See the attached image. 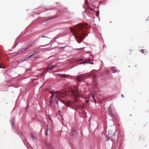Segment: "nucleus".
Segmentation results:
<instances>
[{"label":"nucleus","mask_w":149,"mask_h":149,"mask_svg":"<svg viewBox=\"0 0 149 149\" xmlns=\"http://www.w3.org/2000/svg\"><path fill=\"white\" fill-rule=\"evenodd\" d=\"M87 24L86 23L77 24L74 28L70 27L71 31L75 36V38L77 42L80 43L83 40L84 36L86 34Z\"/></svg>","instance_id":"nucleus-1"},{"label":"nucleus","mask_w":149,"mask_h":149,"mask_svg":"<svg viewBox=\"0 0 149 149\" xmlns=\"http://www.w3.org/2000/svg\"><path fill=\"white\" fill-rule=\"evenodd\" d=\"M31 46H32V45H27L25 47L22 48V49H21L20 50H19V51H18L17 52V53L18 54H20L21 52H23L25 50H26L28 48H29Z\"/></svg>","instance_id":"nucleus-2"},{"label":"nucleus","mask_w":149,"mask_h":149,"mask_svg":"<svg viewBox=\"0 0 149 149\" xmlns=\"http://www.w3.org/2000/svg\"><path fill=\"white\" fill-rule=\"evenodd\" d=\"M56 98L59 99V97H63V94L62 93H59L58 91H56Z\"/></svg>","instance_id":"nucleus-3"},{"label":"nucleus","mask_w":149,"mask_h":149,"mask_svg":"<svg viewBox=\"0 0 149 149\" xmlns=\"http://www.w3.org/2000/svg\"><path fill=\"white\" fill-rule=\"evenodd\" d=\"M66 76L65 75L63 74H56V77H57L58 78V77L60 78H64Z\"/></svg>","instance_id":"nucleus-4"},{"label":"nucleus","mask_w":149,"mask_h":149,"mask_svg":"<svg viewBox=\"0 0 149 149\" xmlns=\"http://www.w3.org/2000/svg\"><path fill=\"white\" fill-rule=\"evenodd\" d=\"M39 53V52H38V51H34V53L33 54H32V55H31L30 56H29L28 58H25L24 60H26V59H27V58H30L32 57V56H34L36 54H38Z\"/></svg>","instance_id":"nucleus-5"},{"label":"nucleus","mask_w":149,"mask_h":149,"mask_svg":"<svg viewBox=\"0 0 149 149\" xmlns=\"http://www.w3.org/2000/svg\"><path fill=\"white\" fill-rule=\"evenodd\" d=\"M111 69L113 73H115L117 72V68L115 67H111Z\"/></svg>","instance_id":"nucleus-6"},{"label":"nucleus","mask_w":149,"mask_h":149,"mask_svg":"<svg viewBox=\"0 0 149 149\" xmlns=\"http://www.w3.org/2000/svg\"><path fill=\"white\" fill-rule=\"evenodd\" d=\"M60 101L61 102H62L63 103L65 104L66 105H67L68 106H70V103L69 102H65L64 101H63L62 100H60Z\"/></svg>","instance_id":"nucleus-7"},{"label":"nucleus","mask_w":149,"mask_h":149,"mask_svg":"<svg viewBox=\"0 0 149 149\" xmlns=\"http://www.w3.org/2000/svg\"><path fill=\"white\" fill-rule=\"evenodd\" d=\"M83 76L82 75H80L77 77L76 79H77V81L78 82H80L81 80V79L82 78Z\"/></svg>","instance_id":"nucleus-8"},{"label":"nucleus","mask_w":149,"mask_h":149,"mask_svg":"<svg viewBox=\"0 0 149 149\" xmlns=\"http://www.w3.org/2000/svg\"><path fill=\"white\" fill-rule=\"evenodd\" d=\"M48 70L49 69L48 68H46L45 69V70L41 74V77H42L46 72H47Z\"/></svg>","instance_id":"nucleus-9"},{"label":"nucleus","mask_w":149,"mask_h":149,"mask_svg":"<svg viewBox=\"0 0 149 149\" xmlns=\"http://www.w3.org/2000/svg\"><path fill=\"white\" fill-rule=\"evenodd\" d=\"M90 61V60L89 59H87L86 61H84L82 62H81L79 64H85L86 63H88Z\"/></svg>","instance_id":"nucleus-10"},{"label":"nucleus","mask_w":149,"mask_h":149,"mask_svg":"<svg viewBox=\"0 0 149 149\" xmlns=\"http://www.w3.org/2000/svg\"><path fill=\"white\" fill-rule=\"evenodd\" d=\"M108 134L110 136H111L113 134V133L111 130H109L108 132Z\"/></svg>","instance_id":"nucleus-11"},{"label":"nucleus","mask_w":149,"mask_h":149,"mask_svg":"<svg viewBox=\"0 0 149 149\" xmlns=\"http://www.w3.org/2000/svg\"><path fill=\"white\" fill-rule=\"evenodd\" d=\"M56 67V65H51L49 68H47L49 69V70H52L53 68H54Z\"/></svg>","instance_id":"nucleus-12"},{"label":"nucleus","mask_w":149,"mask_h":149,"mask_svg":"<svg viewBox=\"0 0 149 149\" xmlns=\"http://www.w3.org/2000/svg\"><path fill=\"white\" fill-rule=\"evenodd\" d=\"M30 135L31 138L33 139H35V137L33 134L32 133H31Z\"/></svg>","instance_id":"nucleus-13"},{"label":"nucleus","mask_w":149,"mask_h":149,"mask_svg":"<svg viewBox=\"0 0 149 149\" xmlns=\"http://www.w3.org/2000/svg\"><path fill=\"white\" fill-rule=\"evenodd\" d=\"M58 114L61 117V118H62V119H63V118H62V116L61 115V112L60 111H58Z\"/></svg>","instance_id":"nucleus-14"},{"label":"nucleus","mask_w":149,"mask_h":149,"mask_svg":"<svg viewBox=\"0 0 149 149\" xmlns=\"http://www.w3.org/2000/svg\"><path fill=\"white\" fill-rule=\"evenodd\" d=\"M54 18V17H51V18H48V19H45L43 20L44 21H47V20H50L51 19H52V18Z\"/></svg>","instance_id":"nucleus-15"},{"label":"nucleus","mask_w":149,"mask_h":149,"mask_svg":"<svg viewBox=\"0 0 149 149\" xmlns=\"http://www.w3.org/2000/svg\"><path fill=\"white\" fill-rule=\"evenodd\" d=\"M50 103H49V105L50 106L52 107V100H50L49 101Z\"/></svg>","instance_id":"nucleus-16"},{"label":"nucleus","mask_w":149,"mask_h":149,"mask_svg":"<svg viewBox=\"0 0 149 149\" xmlns=\"http://www.w3.org/2000/svg\"><path fill=\"white\" fill-rule=\"evenodd\" d=\"M77 101V99H75L74 100V101H73V102H71V103H73V102L74 103V102H76Z\"/></svg>","instance_id":"nucleus-17"},{"label":"nucleus","mask_w":149,"mask_h":149,"mask_svg":"<svg viewBox=\"0 0 149 149\" xmlns=\"http://www.w3.org/2000/svg\"><path fill=\"white\" fill-rule=\"evenodd\" d=\"M83 49H84L83 48H79V49H77L76 50H83Z\"/></svg>","instance_id":"nucleus-18"},{"label":"nucleus","mask_w":149,"mask_h":149,"mask_svg":"<svg viewBox=\"0 0 149 149\" xmlns=\"http://www.w3.org/2000/svg\"><path fill=\"white\" fill-rule=\"evenodd\" d=\"M88 1H87V0H85V3L86 5H88Z\"/></svg>","instance_id":"nucleus-19"},{"label":"nucleus","mask_w":149,"mask_h":149,"mask_svg":"<svg viewBox=\"0 0 149 149\" xmlns=\"http://www.w3.org/2000/svg\"><path fill=\"white\" fill-rule=\"evenodd\" d=\"M47 130H46V132H47L48 130H49V128L48 127V124L47 125Z\"/></svg>","instance_id":"nucleus-20"},{"label":"nucleus","mask_w":149,"mask_h":149,"mask_svg":"<svg viewBox=\"0 0 149 149\" xmlns=\"http://www.w3.org/2000/svg\"><path fill=\"white\" fill-rule=\"evenodd\" d=\"M53 97H54V94H52V96H51V99H52V100L53 99Z\"/></svg>","instance_id":"nucleus-21"},{"label":"nucleus","mask_w":149,"mask_h":149,"mask_svg":"<svg viewBox=\"0 0 149 149\" xmlns=\"http://www.w3.org/2000/svg\"><path fill=\"white\" fill-rule=\"evenodd\" d=\"M48 118L51 121H52V120L51 119L50 116L49 115H48Z\"/></svg>","instance_id":"nucleus-22"},{"label":"nucleus","mask_w":149,"mask_h":149,"mask_svg":"<svg viewBox=\"0 0 149 149\" xmlns=\"http://www.w3.org/2000/svg\"><path fill=\"white\" fill-rule=\"evenodd\" d=\"M75 130H73V132L72 133V135H74L75 134Z\"/></svg>","instance_id":"nucleus-23"},{"label":"nucleus","mask_w":149,"mask_h":149,"mask_svg":"<svg viewBox=\"0 0 149 149\" xmlns=\"http://www.w3.org/2000/svg\"><path fill=\"white\" fill-rule=\"evenodd\" d=\"M145 49H142L141 51V52L143 53H145Z\"/></svg>","instance_id":"nucleus-24"},{"label":"nucleus","mask_w":149,"mask_h":149,"mask_svg":"<svg viewBox=\"0 0 149 149\" xmlns=\"http://www.w3.org/2000/svg\"><path fill=\"white\" fill-rule=\"evenodd\" d=\"M88 8L91 10H93V8H91L90 7L88 6Z\"/></svg>","instance_id":"nucleus-25"},{"label":"nucleus","mask_w":149,"mask_h":149,"mask_svg":"<svg viewBox=\"0 0 149 149\" xmlns=\"http://www.w3.org/2000/svg\"><path fill=\"white\" fill-rule=\"evenodd\" d=\"M105 139L107 141H108L109 140V138L107 137H106Z\"/></svg>","instance_id":"nucleus-26"},{"label":"nucleus","mask_w":149,"mask_h":149,"mask_svg":"<svg viewBox=\"0 0 149 149\" xmlns=\"http://www.w3.org/2000/svg\"><path fill=\"white\" fill-rule=\"evenodd\" d=\"M92 97H93V99H94V98H95V97H94V95H92Z\"/></svg>","instance_id":"nucleus-27"},{"label":"nucleus","mask_w":149,"mask_h":149,"mask_svg":"<svg viewBox=\"0 0 149 149\" xmlns=\"http://www.w3.org/2000/svg\"><path fill=\"white\" fill-rule=\"evenodd\" d=\"M3 68V67H2L1 64H0V68Z\"/></svg>","instance_id":"nucleus-28"},{"label":"nucleus","mask_w":149,"mask_h":149,"mask_svg":"<svg viewBox=\"0 0 149 149\" xmlns=\"http://www.w3.org/2000/svg\"><path fill=\"white\" fill-rule=\"evenodd\" d=\"M82 60V59H81L80 60H77V61H81Z\"/></svg>","instance_id":"nucleus-29"},{"label":"nucleus","mask_w":149,"mask_h":149,"mask_svg":"<svg viewBox=\"0 0 149 149\" xmlns=\"http://www.w3.org/2000/svg\"><path fill=\"white\" fill-rule=\"evenodd\" d=\"M45 134H46V136H47V132H46V131H45Z\"/></svg>","instance_id":"nucleus-30"},{"label":"nucleus","mask_w":149,"mask_h":149,"mask_svg":"<svg viewBox=\"0 0 149 149\" xmlns=\"http://www.w3.org/2000/svg\"><path fill=\"white\" fill-rule=\"evenodd\" d=\"M110 108H111V107H110V108H109V111H110V112H111V109H110Z\"/></svg>","instance_id":"nucleus-31"},{"label":"nucleus","mask_w":149,"mask_h":149,"mask_svg":"<svg viewBox=\"0 0 149 149\" xmlns=\"http://www.w3.org/2000/svg\"><path fill=\"white\" fill-rule=\"evenodd\" d=\"M86 103H88V101L86 100Z\"/></svg>","instance_id":"nucleus-32"},{"label":"nucleus","mask_w":149,"mask_h":149,"mask_svg":"<svg viewBox=\"0 0 149 149\" xmlns=\"http://www.w3.org/2000/svg\"><path fill=\"white\" fill-rule=\"evenodd\" d=\"M65 47H65H61V48H60V49H61L63 48H64V47Z\"/></svg>","instance_id":"nucleus-33"},{"label":"nucleus","mask_w":149,"mask_h":149,"mask_svg":"<svg viewBox=\"0 0 149 149\" xmlns=\"http://www.w3.org/2000/svg\"><path fill=\"white\" fill-rule=\"evenodd\" d=\"M30 70V69H26V71H28V70Z\"/></svg>","instance_id":"nucleus-34"},{"label":"nucleus","mask_w":149,"mask_h":149,"mask_svg":"<svg viewBox=\"0 0 149 149\" xmlns=\"http://www.w3.org/2000/svg\"><path fill=\"white\" fill-rule=\"evenodd\" d=\"M121 97H124V96H123V95H121Z\"/></svg>","instance_id":"nucleus-35"},{"label":"nucleus","mask_w":149,"mask_h":149,"mask_svg":"<svg viewBox=\"0 0 149 149\" xmlns=\"http://www.w3.org/2000/svg\"><path fill=\"white\" fill-rule=\"evenodd\" d=\"M94 99V101L96 100V99H95V98H94V99Z\"/></svg>","instance_id":"nucleus-36"},{"label":"nucleus","mask_w":149,"mask_h":149,"mask_svg":"<svg viewBox=\"0 0 149 149\" xmlns=\"http://www.w3.org/2000/svg\"><path fill=\"white\" fill-rule=\"evenodd\" d=\"M94 99V101L96 100V99H95V98H94V99Z\"/></svg>","instance_id":"nucleus-37"},{"label":"nucleus","mask_w":149,"mask_h":149,"mask_svg":"<svg viewBox=\"0 0 149 149\" xmlns=\"http://www.w3.org/2000/svg\"><path fill=\"white\" fill-rule=\"evenodd\" d=\"M28 106H28H28H27V107H26V109H27V108H28Z\"/></svg>","instance_id":"nucleus-38"},{"label":"nucleus","mask_w":149,"mask_h":149,"mask_svg":"<svg viewBox=\"0 0 149 149\" xmlns=\"http://www.w3.org/2000/svg\"><path fill=\"white\" fill-rule=\"evenodd\" d=\"M95 102L96 103V100L95 101Z\"/></svg>","instance_id":"nucleus-39"},{"label":"nucleus","mask_w":149,"mask_h":149,"mask_svg":"<svg viewBox=\"0 0 149 149\" xmlns=\"http://www.w3.org/2000/svg\"><path fill=\"white\" fill-rule=\"evenodd\" d=\"M89 63H90V64L92 63L91 62H90ZM92 64H93V63H92Z\"/></svg>","instance_id":"nucleus-40"}]
</instances>
